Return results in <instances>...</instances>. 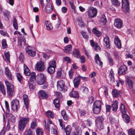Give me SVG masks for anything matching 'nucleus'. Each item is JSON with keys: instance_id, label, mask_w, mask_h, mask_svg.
<instances>
[{"instance_id": "39", "label": "nucleus", "mask_w": 135, "mask_h": 135, "mask_svg": "<svg viewBox=\"0 0 135 135\" xmlns=\"http://www.w3.org/2000/svg\"><path fill=\"white\" fill-rule=\"evenodd\" d=\"M46 115L50 118H53L54 114L50 110H49L45 113Z\"/></svg>"}, {"instance_id": "21", "label": "nucleus", "mask_w": 135, "mask_h": 135, "mask_svg": "<svg viewBox=\"0 0 135 135\" xmlns=\"http://www.w3.org/2000/svg\"><path fill=\"white\" fill-rule=\"evenodd\" d=\"M94 60L95 63L101 67L103 65V63L100 59V57L98 54H96L94 57Z\"/></svg>"}, {"instance_id": "38", "label": "nucleus", "mask_w": 135, "mask_h": 135, "mask_svg": "<svg viewBox=\"0 0 135 135\" xmlns=\"http://www.w3.org/2000/svg\"><path fill=\"white\" fill-rule=\"evenodd\" d=\"M45 24L47 29L48 30H49L52 28V25L50 22L48 21H45Z\"/></svg>"}, {"instance_id": "5", "label": "nucleus", "mask_w": 135, "mask_h": 135, "mask_svg": "<svg viewBox=\"0 0 135 135\" xmlns=\"http://www.w3.org/2000/svg\"><path fill=\"white\" fill-rule=\"evenodd\" d=\"M57 86L58 89L63 92L66 91L68 89V88L65 85V81L62 80L57 81Z\"/></svg>"}, {"instance_id": "9", "label": "nucleus", "mask_w": 135, "mask_h": 135, "mask_svg": "<svg viewBox=\"0 0 135 135\" xmlns=\"http://www.w3.org/2000/svg\"><path fill=\"white\" fill-rule=\"evenodd\" d=\"M87 10V12L89 18H92L96 16L97 10L95 8L91 6Z\"/></svg>"}, {"instance_id": "4", "label": "nucleus", "mask_w": 135, "mask_h": 135, "mask_svg": "<svg viewBox=\"0 0 135 135\" xmlns=\"http://www.w3.org/2000/svg\"><path fill=\"white\" fill-rule=\"evenodd\" d=\"M24 73L27 76L30 75V78L29 81H33L34 80H36V76L35 73L34 72H32L31 74L30 70L26 65L24 64L23 66Z\"/></svg>"}, {"instance_id": "13", "label": "nucleus", "mask_w": 135, "mask_h": 135, "mask_svg": "<svg viewBox=\"0 0 135 135\" xmlns=\"http://www.w3.org/2000/svg\"><path fill=\"white\" fill-rule=\"evenodd\" d=\"M32 48L30 46H28L25 49L26 53L32 57L36 55V52L32 49Z\"/></svg>"}, {"instance_id": "48", "label": "nucleus", "mask_w": 135, "mask_h": 135, "mask_svg": "<svg viewBox=\"0 0 135 135\" xmlns=\"http://www.w3.org/2000/svg\"><path fill=\"white\" fill-rule=\"evenodd\" d=\"M37 126V124L36 123V120L32 122L31 124V128L32 129H35Z\"/></svg>"}, {"instance_id": "6", "label": "nucleus", "mask_w": 135, "mask_h": 135, "mask_svg": "<svg viewBox=\"0 0 135 135\" xmlns=\"http://www.w3.org/2000/svg\"><path fill=\"white\" fill-rule=\"evenodd\" d=\"M46 76L43 74H38L36 76V81L39 85H42L46 81Z\"/></svg>"}, {"instance_id": "30", "label": "nucleus", "mask_w": 135, "mask_h": 135, "mask_svg": "<svg viewBox=\"0 0 135 135\" xmlns=\"http://www.w3.org/2000/svg\"><path fill=\"white\" fill-rule=\"evenodd\" d=\"M0 91L3 95L5 96L6 95L5 88L4 85L1 82H0Z\"/></svg>"}, {"instance_id": "15", "label": "nucleus", "mask_w": 135, "mask_h": 135, "mask_svg": "<svg viewBox=\"0 0 135 135\" xmlns=\"http://www.w3.org/2000/svg\"><path fill=\"white\" fill-rule=\"evenodd\" d=\"M114 26L118 28H120L123 26L122 20L119 18L115 19L114 23Z\"/></svg>"}, {"instance_id": "22", "label": "nucleus", "mask_w": 135, "mask_h": 135, "mask_svg": "<svg viewBox=\"0 0 135 135\" xmlns=\"http://www.w3.org/2000/svg\"><path fill=\"white\" fill-rule=\"evenodd\" d=\"M114 43L116 46L118 48H121V44L120 40L118 36H116L114 38Z\"/></svg>"}, {"instance_id": "45", "label": "nucleus", "mask_w": 135, "mask_h": 135, "mask_svg": "<svg viewBox=\"0 0 135 135\" xmlns=\"http://www.w3.org/2000/svg\"><path fill=\"white\" fill-rule=\"evenodd\" d=\"M25 135H34V134L31 129L29 128L26 130Z\"/></svg>"}, {"instance_id": "3", "label": "nucleus", "mask_w": 135, "mask_h": 135, "mask_svg": "<svg viewBox=\"0 0 135 135\" xmlns=\"http://www.w3.org/2000/svg\"><path fill=\"white\" fill-rule=\"evenodd\" d=\"M102 104L99 100H96L94 102L92 110L94 114H97L99 113L101 110Z\"/></svg>"}, {"instance_id": "46", "label": "nucleus", "mask_w": 135, "mask_h": 135, "mask_svg": "<svg viewBox=\"0 0 135 135\" xmlns=\"http://www.w3.org/2000/svg\"><path fill=\"white\" fill-rule=\"evenodd\" d=\"M112 4L116 6L119 7L120 4V3L118 0H111Z\"/></svg>"}, {"instance_id": "57", "label": "nucleus", "mask_w": 135, "mask_h": 135, "mask_svg": "<svg viewBox=\"0 0 135 135\" xmlns=\"http://www.w3.org/2000/svg\"><path fill=\"white\" fill-rule=\"evenodd\" d=\"M109 119L111 124H113L114 123L115 119L112 116L110 115L109 116Z\"/></svg>"}, {"instance_id": "12", "label": "nucleus", "mask_w": 135, "mask_h": 135, "mask_svg": "<svg viewBox=\"0 0 135 135\" xmlns=\"http://www.w3.org/2000/svg\"><path fill=\"white\" fill-rule=\"evenodd\" d=\"M127 67L124 65L121 66L118 69V74L119 75H124L127 70Z\"/></svg>"}, {"instance_id": "35", "label": "nucleus", "mask_w": 135, "mask_h": 135, "mask_svg": "<svg viewBox=\"0 0 135 135\" xmlns=\"http://www.w3.org/2000/svg\"><path fill=\"white\" fill-rule=\"evenodd\" d=\"M61 114L64 119L65 120H68L69 119V118L66 114L65 110H63L61 111Z\"/></svg>"}, {"instance_id": "47", "label": "nucleus", "mask_w": 135, "mask_h": 135, "mask_svg": "<svg viewBox=\"0 0 135 135\" xmlns=\"http://www.w3.org/2000/svg\"><path fill=\"white\" fill-rule=\"evenodd\" d=\"M2 48L4 49L7 47V41L5 39H3L2 40Z\"/></svg>"}, {"instance_id": "55", "label": "nucleus", "mask_w": 135, "mask_h": 135, "mask_svg": "<svg viewBox=\"0 0 135 135\" xmlns=\"http://www.w3.org/2000/svg\"><path fill=\"white\" fill-rule=\"evenodd\" d=\"M62 69L60 68L59 69L57 72V75L56 77L58 78H59L61 77L62 74Z\"/></svg>"}, {"instance_id": "17", "label": "nucleus", "mask_w": 135, "mask_h": 135, "mask_svg": "<svg viewBox=\"0 0 135 135\" xmlns=\"http://www.w3.org/2000/svg\"><path fill=\"white\" fill-rule=\"evenodd\" d=\"M5 74L6 76L9 80H12L13 77L8 67H6L5 68Z\"/></svg>"}, {"instance_id": "51", "label": "nucleus", "mask_w": 135, "mask_h": 135, "mask_svg": "<svg viewBox=\"0 0 135 135\" xmlns=\"http://www.w3.org/2000/svg\"><path fill=\"white\" fill-rule=\"evenodd\" d=\"M108 61H109V64L112 66L113 65V59L110 56H109L108 57Z\"/></svg>"}, {"instance_id": "59", "label": "nucleus", "mask_w": 135, "mask_h": 135, "mask_svg": "<svg viewBox=\"0 0 135 135\" xmlns=\"http://www.w3.org/2000/svg\"><path fill=\"white\" fill-rule=\"evenodd\" d=\"M69 3L72 9L74 10L75 9V6L74 4V1L73 0H71L69 2Z\"/></svg>"}, {"instance_id": "50", "label": "nucleus", "mask_w": 135, "mask_h": 135, "mask_svg": "<svg viewBox=\"0 0 135 135\" xmlns=\"http://www.w3.org/2000/svg\"><path fill=\"white\" fill-rule=\"evenodd\" d=\"M80 90L82 91L83 93L85 94L88 93L89 91L88 89L86 86L81 87L80 88Z\"/></svg>"}, {"instance_id": "43", "label": "nucleus", "mask_w": 135, "mask_h": 135, "mask_svg": "<svg viewBox=\"0 0 135 135\" xmlns=\"http://www.w3.org/2000/svg\"><path fill=\"white\" fill-rule=\"evenodd\" d=\"M49 66L56 68V61L54 60H51L49 62Z\"/></svg>"}, {"instance_id": "10", "label": "nucleus", "mask_w": 135, "mask_h": 135, "mask_svg": "<svg viewBox=\"0 0 135 135\" xmlns=\"http://www.w3.org/2000/svg\"><path fill=\"white\" fill-rule=\"evenodd\" d=\"M35 68L36 70L39 72L44 71L45 70L44 62L42 61H38L35 65Z\"/></svg>"}, {"instance_id": "53", "label": "nucleus", "mask_w": 135, "mask_h": 135, "mask_svg": "<svg viewBox=\"0 0 135 135\" xmlns=\"http://www.w3.org/2000/svg\"><path fill=\"white\" fill-rule=\"evenodd\" d=\"M129 135H135V130L132 129H129L128 131Z\"/></svg>"}, {"instance_id": "7", "label": "nucleus", "mask_w": 135, "mask_h": 135, "mask_svg": "<svg viewBox=\"0 0 135 135\" xmlns=\"http://www.w3.org/2000/svg\"><path fill=\"white\" fill-rule=\"evenodd\" d=\"M11 104L12 109L16 112H17L20 107L19 100L17 99H13Z\"/></svg>"}, {"instance_id": "63", "label": "nucleus", "mask_w": 135, "mask_h": 135, "mask_svg": "<svg viewBox=\"0 0 135 135\" xmlns=\"http://www.w3.org/2000/svg\"><path fill=\"white\" fill-rule=\"evenodd\" d=\"M69 75L70 79H72L73 75V72L71 69L69 71Z\"/></svg>"}, {"instance_id": "33", "label": "nucleus", "mask_w": 135, "mask_h": 135, "mask_svg": "<svg viewBox=\"0 0 135 135\" xmlns=\"http://www.w3.org/2000/svg\"><path fill=\"white\" fill-rule=\"evenodd\" d=\"M64 130L65 131L66 135H70L71 131V127L70 126L68 125L65 128H64Z\"/></svg>"}, {"instance_id": "31", "label": "nucleus", "mask_w": 135, "mask_h": 135, "mask_svg": "<svg viewBox=\"0 0 135 135\" xmlns=\"http://www.w3.org/2000/svg\"><path fill=\"white\" fill-rule=\"evenodd\" d=\"M55 68L50 66H49L47 68L48 73L50 75L52 74L55 72Z\"/></svg>"}, {"instance_id": "37", "label": "nucleus", "mask_w": 135, "mask_h": 135, "mask_svg": "<svg viewBox=\"0 0 135 135\" xmlns=\"http://www.w3.org/2000/svg\"><path fill=\"white\" fill-rule=\"evenodd\" d=\"M16 76L18 81L21 84L22 82L23 78L21 74L20 73H17L16 74Z\"/></svg>"}, {"instance_id": "52", "label": "nucleus", "mask_w": 135, "mask_h": 135, "mask_svg": "<svg viewBox=\"0 0 135 135\" xmlns=\"http://www.w3.org/2000/svg\"><path fill=\"white\" fill-rule=\"evenodd\" d=\"M127 83L130 89H132L133 88V82L132 81L128 79L127 80Z\"/></svg>"}, {"instance_id": "44", "label": "nucleus", "mask_w": 135, "mask_h": 135, "mask_svg": "<svg viewBox=\"0 0 135 135\" xmlns=\"http://www.w3.org/2000/svg\"><path fill=\"white\" fill-rule=\"evenodd\" d=\"M36 131L37 135H42L44 133L43 130L40 128H37Z\"/></svg>"}, {"instance_id": "1", "label": "nucleus", "mask_w": 135, "mask_h": 135, "mask_svg": "<svg viewBox=\"0 0 135 135\" xmlns=\"http://www.w3.org/2000/svg\"><path fill=\"white\" fill-rule=\"evenodd\" d=\"M6 87L7 96L9 98H12L15 95V90L14 85L7 80L4 81Z\"/></svg>"}, {"instance_id": "14", "label": "nucleus", "mask_w": 135, "mask_h": 135, "mask_svg": "<svg viewBox=\"0 0 135 135\" xmlns=\"http://www.w3.org/2000/svg\"><path fill=\"white\" fill-rule=\"evenodd\" d=\"M38 95L39 97L42 99H46L49 97V96L46 91L44 90H41L38 91Z\"/></svg>"}, {"instance_id": "36", "label": "nucleus", "mask_w": 135, "mask_h": 135, "mask_svg": "<svg viewBox=\"0 0 135 135\" xmlns=\"http://www.w3.org/2000/svg\"><path fill=\"white\" fill-rule=\"evenodd\" d=\"M100 22H101L103 25H105L107 22V20L105 16L104 15H102L100 19Z\"/></svg>"}, {"instance_id": "16", "label": "nucleus", "mask_w": 135, "mask_h": 135, "mask_svg": "<svg viewBox=\"0 0 135 135\" xmlns=\"http://www.w3.org/2000/svg\"><path fill=\"white\" fill-rule=\"evenodd\" d=\"M45 10L47 13H51L52 11L53 7L50 2L47 3L45 8Z\"/></svg>"}, {"instance_id": "20", "label": "nucleus", "mask_w": 135, "mask_h": 135, "mask_svg": "<svg viewBox=\"0 0 135 135\" xmlns=\"http://www.w3.org/2000/svg\"><path fill=\"white\" fill-rule=\"evenodd\" d=\"M8 117L7 123H10L11 122L13 123H15L16 122V118L12 114H10L8 115Z\"/></svg>"}, {"instance_id": "49", "label": "nucleus", "mask_w": 135, "mask_h": 135, "mask_svg": "<svg viewBox=\"0 0 135 135\" xmlns=\"http://www.w3.org/2000/svg\"><path fill=\"white\" fill-rule=\"evenodd\" d=\"M72 46L71 45H67L65 48L64 51L66 52H68L70 51L72 49Z\"/></svg>"}, {"instance_id": "60", "label": "nucleus", "mask_w": 135, "mask_h": 135, "mask_svg": "<svg viewBox=\"0 0 135 135\" xmlns=\"http://www.w3.org/2000/svg\"><path fill=\"white\" fill-rule=\"evenodd\" d=\"M94 100V97L92 96H91L89 98V100L88 101V103L90 104H92Z\"/></svg>"}, {"instance_id": "29", "label": "nucleus", "mask_w": 135, "mask_h": 135, "mask_svg": "<svg viewBox=\"0 0 135 135\" xmlns=\"http://www.w3.org/2000/svg\"><path fill=\"white\" fill-rule=\"evenodd\" d=\"M103 40L106 45L105 46H106L107 48H110V45L109 38L108 36H106L104 38Z\"/></svg>"}, {"instance_id": "11", "label": "nucleus", "mask_w": 135, "mask_h": 135, "mask_svg": "<svg viewBox=\"0 0 135 135\" xmlns=\"http://www.w3.org/2000/svg\"><path fill=\"white\" fill-rule=\"evenodd\" d=\"M122 8L123 11L127 12L129 10V4L128 0H122Z\"/></svg>"}, {"instance_id": "40", "label": "nucleus", "mask_w": 135, "mask_h": 135, "mask_svg": "<svg viewBox=\"0 0 135 135\" xmlns=\"http://www.w3.org/2000/svg\"><path fill=\"white\" fill-rule=\"evenodd\" d=\"M29 87L31 90H33L35 88V84L34 81H29L28 82Z\"/></svg>"}, {"instance_id": "8", "label": "nucleus", "mask_w": 135, "mask_h": 135, "mask_svg": "<svg viewBox=\"0 0 135 135\" xmlns=\"http://www.w3.org/2000/svg\"><path fill=\"white\" fill-rule=\"evenodd\" d=\"M104 118L102 116L97 117L95 119V123L97 126L99 130H102L104 128L103 122Z\"/></svg>"}, {"instance_id": "28", "label": "nucleus", "mask_w": 135, "mask_h": 135, "mask_svg": "<svg viewBox=\"0 0 135 135\" xmlns=\"http://www.w3.org/2000/svg\"><path fill=\"white\" fill-rule=\"evenodd\" d=\"M119 109L120 111L122 113V114L126 113L127 110L125 108L124 105L122 103H121V104L119 107Z\"/></svg>"}, {"instance_id": "64", "label": "nucleus", "mask_w": 135, "mask_h": 135, "mask_svg": "<svg viewBox=\"0 0 135 135\" xmlns=\"http://www.w3.org/2000/svg\"><path fill=\"white\" fill-rule=\"evenodd\" d=\"M64 59L66 61L68 62L69 63H71V59L68 56H66L64 58Z\"/></svg>"}, {"instance_id": "25", "label": "nucleus", "mask_w": 135, "mask_h": 135, "mask_svg": "<svg viewBox=\"0 0 135 135\" xmlns=\"http://www.w3.org/2000/svg\"><path fill=\"white\" fill-rule=\"evenodd\" d=\"M118 102L116 101L114 102L112 105L111 108L112 111L114 112H116L118 109Z\"/></svg>"}, {"instance_id": "23", "label": "nucleus", "mask_w": 135, "mask_h": 135, "mask_svg": "<svg viewBox=\"0 0 135 135\" xmlns=\"http://www.w3.org/2000/svg\"><path fill=\"white\" fill-rule=\"evenodd\" d=\"M69 95L71 97L74 98L78 99L79 98V94L75 91H72L69 93Z\"/></svg>"}, {"instance_id": "34", "label": "nucleus", "mask_w": 135, "mask_h": 135, "mask_svg": "<svg viewBox=\"0 0 135 135\" xmlns=\"http://www.w3.org/2000/svg\"><path fill=\"white\" fill-rule=\"evenodd\" d=\"M60 100L58 98H56L54 100L53 103L56 108H58L60 107Z\"/></svg>"}, {"instance_id": "62", "label": "nucleus", "mask_w": 135, "mask_h": 135, "mask_svg": "<svg viewBox=\"0 0 135 135\" xmlns=\"http://www.w3.org/2000/svg\"><path fill=\"white\" fill-rule=\"evenodd\" d=\"M94 49L97 51H99L101 50V48L98 45V43L96 44V46Z\"/></svg>"}, {"instance_id": "2", "label": "nucleus", "mask_w": 135, "mask_h": 135, "mask_svg": "<svg viewBox=\"0 0 135 135\" xmlns=\"http://www.w3.org/2000/svg\"><path fill=\"white\" fill-rule=\"evenodd\" d=\"M29 120V118L28 117H22L20 118L18 125V128L20 131H22L24 130Z\"/></svg>"}, {"instance_id": "27", "label": "nucleus", "mask_w": 135, "mask_h": 135, "mask_svg": "<svg viewBox=\"0 0 135 135\" xmlns=\"http://www.w3.org/2000/svg\"><path fill=\"white\" fill-rule=\"evenodd\" d=\"M73 56L75 57L79 58L80 56L79 50L77 49H75L73 52Z\"/></svg>"}, {"instance_id": "32", "label": "nucleus", "mask_w": 135, "mask_h": 135, "mask_svg": "<svg viewBox=\"0 0 135 135\" xmlns=\"http://www.w3.org/2000/svg\"><path fill=\"white\" fill-rule=\"evenodd\" d=\"M92 31L98 37H100L102 34L101 32L97 30L96 28H93L92 30Z\"/></svg>"}, {"instance_id": "61", "label": "nucleus", "mask_w": 135, "mask_h": 135, "mask_svg": "<svg viewBox=\"0 0 135 135\" xmlns=\"http://www.w3.org/2000/svg\"><path fill=\"white\" fill-rule=\"evenodd\" d=\"M113 54L116 59H118L119 57V53L117 51H114L113 52Z\"/></svg>"}, {"instance_id": "24", "label": "nucleus", "mask_w": 135, "mask_h": 135, "mask_svg": "<svg viewBox=\"0 0 135 135\" xmlns=\"http://www.w3.org/2000/svg\"><path fill=\"white\" fill-rule=\"evenodd\" d=\"M122 116L123 121L126 123H128L130 121V117L126 113L122 114Z\"/></svg>"}, {"instance_id": "41", "label": "nucleus", "mask_w": 135, "mask_h": 135, "mask_svg": "<svg viewBox=\"0 0 135 135\" xmlns=\"http://www.w3.org/2000/svg\"><path fill=\"white\" fill-rule=\"evenodd\" d=\"M13 25L15 29L16 30H18V23L17 22V20H16V18L15 17H14V18L13 20Z\"/></svg>"}, {"instance_id": "56", "label": "nucleus", "mask_w": 135, "mask_h": 135, "mask_svg": "<svg viewBox=\"0 0 135 135\" xmlns=\"http://www.w3.org/2000/svg\"><path fill=\"white\" fill-rule=\"evenodd\" d=\"M79 111L80 116H84L86 114L85 111L84 110H81L79 109Z\"/></svg>"}, {"instance_id": "42", "label": "nucleus", "mask_w": 135, "mask_h": 135, "mask_svg": "<svg viewBox=\"0 0 135 135\" xmlns=\"http://www.w3.org/2000/svg\"><path fill=\"white\" fill-rule=\"evenodd\" d=\"M4 56L6 57L7 61H8V62L10 63V55L9 51H8L6 52H4Z\"/></svg>"}, {"instance_id": "54", "label": "nucleus", "mask_w": 135, "mask_h": 135, "mask_svg": "<svg viewBox=\"0 0 135 135\" xmlns=\"http://www.w3.org/2000/svg\"><path fill=\"white\" fill-rule=\"evenodd\" d=\"M24 59L25 57L24 54L22 53L21 52L19 56L20 61L22 63L23 62V60Z\"/></svg>"}, {"instance_id": "26", "label": "nucleus", "mask_w": 135, "mask_h": 135, "mask_svg": "<svg viewBox=\"0 0 135 135\" xmlns=\"http://www.w3.org/2000/svg\"><path fill=\"white\" fill-rule=\"evenodd\" d=\"M120 94L121 92L116 89H113L112 91V94L114 97H116L120 96Z\"/></svg>"}, {"instance_id": "18", "label": "nucleus", "mask_w": 135, "mask_h": 135, "mask_svg": "<svg viewBox=\"0 0 135 135\" xmlns=\"http://www.w3.org/2000/svg\"><path fill=\"white\" fill-rule=\"evenodd\" d=\"M23 98L24 105L25 106V108L27 110H28V109L29 106L28 99V98L27 95L26 94H24L23 95Z\"/></svg>"}, {"instance_id": "58", "label": "nucleus", "mask_w": 135, "mask_h": 135, "mask_svg": "<svg viewBox=\"0 0 135 135\" xmlns=\"http://www.w3.org/2000/svg\"><path fill=\"white\" fill-rule=\"evenodd\" d=\"M106 112H109L110 111L111 107V106L109 105L106 104Z\"/></svg>"}, {"instance_id": "19", "label": "nucleus", "mask_w": 135, "mask_h": 135, "mask_svg": "<svg viewBox=\"0 0 135 135\" xmlns=\"http://www.w3.org/2000/svg\"><path fill=\"white\" fill-rule=\"evenodd\" d=\"M74 86L75 88H78L80 82V77L76 76L74 79L73 81Z\"/></svg>"}]
</instances>
